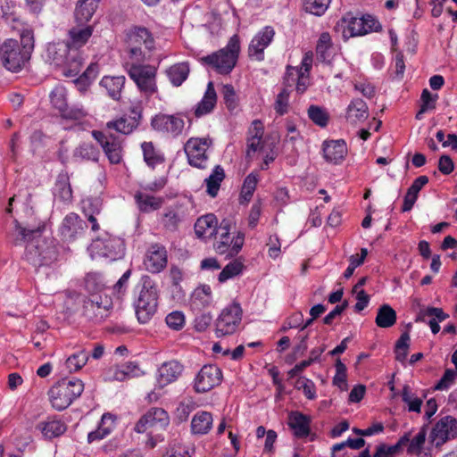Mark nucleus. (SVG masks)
<instances>
[{
	"label": "nucleus",
	"mask_w": 457,
	"mask_h": 457,
	"mask_svg": "<svg viewBox=\"0 0 457 457\" xmlns=\"http://www.w3.org/2000/svg\"><path fill=\"white\" fill-rule=\"evenodd\" d=\"M44 228V223H39L37 226L27 225L22 227L15 220L16 236L14 243L15 245H21L25 242L29 243L26 246V259L35 267L50 265L57 260L59 254L56 245L53 243L45 247L32 243L33 240L41 236Z\"/></svg>",
	"instance_id": "f257e3e1"
},
{
	"label": "nucleus",
	"mask_w": 457,
	"mask_h": 457,
	"mask_svg": "<svg viewBox=\"0 0 457 457\" xmlns=\"http://www.w3.org/2000/svg\"><path fill=\"white\" fill-rule=\"evenodd\" d=\"M34 34L31 29H23L20 40L7 39L0 47V60L9 71L17 72L29 62L34 50Z\"/></svg>",
	"instance_id": "f03ea898"
},
{
	"label": "nucleus",
	"mask_w": 457,
	"mask_h": 457,
	"mask_svg": "<svg viewBox=\"0 0 457 457\" xmlns=\"http://www.w3.org/2000/svg\"><path fill=\"white\" fill-rule=\"evenodd\" d=\"M46 59L51 64L61 68L62 74L66 77L78 75L84 61L81 53L71 49L64 41L49 43L46 51Z\"/></svg>",
	"instance_id": "7ed1b4c3"
},
{
	"label": "nucleus",
	"mask_w": 457,
	"mask_h": 457,
	"mask_svg": "<svg viewBox=\"0 0 457 457\" xmlns=\"http://www.w3.org/2000/svg\"><path fill=\"white\" fill-rule=\"evenodd\" d=\"M158 307V291L155 282L148 276L141 278V289L135 301L136 315L139 323L151 320Z\"/></svg>",
	"instance_id": "20e7f679"
},
{
	"label": "nucleus",
	"mask_w": 457,
	"mask_h": 457,
	"mask_svg": "<svg viewBox=\"0 0 457 457\" xmlns=\"http://www.w3.org/2000/svg\"><path fill=\"white\" fill-rule=\"evenodd\" d=\"M83 390L84 383L80 379H61L48 391L52 407L59 411L65 410L81 395Z\"/></svg>",
	"instance_id": "39448f33"
},
{
	"label": "nucleus",
	"mask_w": 457,
	"mask_h": 457,
	"mask_svg": "<svg viewBox=\"0 0 457 457\" xmlns=\"http://www.w3.org/2000/svg\"><path fill=\"white\" fill-rule=\"evenodd\" d=\"M239 51V37L234 35L230 37L226 47L201 58V62L212 66L220 74H228L237 63Z\"/></svg>",
	"instance_id": "423d86ee"
},
{
	"label": "nucleus",
	"mask_w": 457,
	"mask_h": 457,
	"mask_svg": "<svg viewBox=\"0 0 457 457\" xmlns=\"http://www.w3.org/2000/svg\"><path fill=\"white\" fill-rule=\"evenodd\" d=\"M220 230L219 239L214 243V249L219 254H226L227 257L237 255L245 242V234L237 232L236 237H231L229 233V222L222 220L219 227Z\"/></svg>",
	"instance_id": "0eeeda50"
},
{
	"label": "nucleus",
	"mask_w": 457,
	"mask_h": 457,
	"mask_svg": "<svg viewBox=\"0 0 457 457\" xmlns=\"http://www.w3.org/2000/svg\"><path fill=\"white\" fill-rule=\"evenodd\" d=\"M142 46L146 50L151 51L154 48V39L147 29L136 27L129 32L128 37L129 54L131 59H135L137 62L145 59Z\"/></svg>",
	"instance_id": "6e6552de"
},
{
	"label": "nucleus",
	"mask_w": 457,
	"mask_h": 457,
	"mask_svg": "<svg viewBox=\"0 0 457 457\" xmlns=\"http://www.w3.org/2000/svg\"><path fill=\"white\" fill-rule=\"evenodd\" d=\"M242 320L240 304L233 303L224 308L216 320L215 334L217 337L234 334Z\"/></svg>",
	"instance_id": "1a4fd4ad"
},
{
	"label": "nucleus",
	"mask_w": 457,
	"mask_h": 457,
	"mask_svg": "<svg viewBox=\"0 0 457 457\" xmlns=\"http://www.w3.org/2000/svg\"><path fill=\"white\" fill-rule=\"evenodd\" d=\"M212 145V140L209 137H191L185 145L184 151L187 154L188 163L198 169L207 168L208 155L206 151Z\"/></svg>",
	"instance_id": "9d476101"
},
{
	"label": "nucleus",
	"mask_w": 457,
	"mask_h": 457,
	"mask_svg": "<svg viewBox=\"0 0 457 457\" xmlns=\"http://www.w3.org/2000/svg\"><path fill=\"white\" fill-rule=\"evenodd\" d=\"M93 137L102 146L112 164H119L122 161V139L109 130H93Z\"/></svg>",
	"instance_id": "9b49d317"
},
{
	"label": "nucleus",
	"mask_w": 457,
	"mask_h": 457,
	"mask_svg": "<svg viewBox=\"0 0 457 457\" xmlns=\"http://www.w3.org/2000/svg\"><path fill=\"white\" fill-rule=\"evenodd\" d=\"M112 303L111 298L93 295L83 303V316L88 320L98 323L105 320L111 313Z\"/></svg>",
	"instance_id": "f8f14e48"
},
{
	"label": "nucleus",
	"mask_w": 457,
	"mask_h": 457,
	"mask_svg": "<svg viewBox=\"0 0 457 457\" xmlns=\"http://www.w3.org/2000/svg\"><path fill=\"white\" fill-rule=\"evenodd\" d=\"M130 79L140 91L153 95L156 91V68L151 65L132 64L129 70Z\"/></svg>",
	"instance_id": "ddd939ff"
},
{
	"label": "nucleus",
	"mask_w": 457,
	"mask_h": 457,
	"mask_svg": "<svg viewBox=\"0 0 457 457\" xmlns=\"http://www.w3.org/2000/svg\"><path fill=\"white\" fill-rule=\"evenodd\" d=\"M52 106L55 108L63 119L80 120L87 115L83 107H70L67 104V92L64 87H55L50 94Z\"/></svg>",
	"instance_id": "4468645a"
},
{
	"label": "nucleus",
	"mask_w": 457,
	"mask_h": 457,
	"mask_svg": "<svg viewBox=\"0 0 457 457\" xmlns=\"http://www.w3.org/2000/svg\"><path fill=\"white\" fill-rule=\"evenodd\" d=\"M457 436V420L452 416L441 418L433 428L430 438L436 447L442 446Z\"/></svg>",
	"instance_id": "2eb2a0df"
},
{
	"label": "nucleus",
	"mask_w": 457,
	"mask_h": 457,
	"mask_svg": "<svg viewBox=\"0 0 457 457\" xmlns=\"http://www.w3.org/2000/svg\"><path fill=\"white\" fill-rule=\"evenodd\" d=\"M170 423V417L162 408L153 407L144 414L135 426V431L144 433L149 428L164 429Z\"/></svg>",
	"instance_id": "dca6fc26"
},
{
	"label": "nucleus",
	"mask_w": 457,
	"mask_h": 457,
	"mask_svg": "<svg viewBox=\"0 0 457 457\" xmlns=\"http://www.w3.org/2000/svg\"><path fill=\"white\" fill-rule=\"evenodd\" d=\"M151 125L156 131L178 137L182 134L185 121L179 113L174 115L159 113L153 118Z\"/></svg>",
	"instance_id": "f3484780"
},
{
	"label": "nucleus",
	"mask_w": 457,
	"mask_h": 457,
	"mask_svg": "<svg viewBox=\"0 0 457 457\" xmlns=\"http://www.w3.org/2000/svg\"><path fill=\"white\" fill-rule=\"evenodd\" d=\"M222 378L221 370L215 365H204L195 379V390L205 393L220 385Z\"/></svg>",
	"instance_id": "a211bd4d"
},
{
	"label": "nucleus",
	"mask_w": 457,
	"mask_h": 457,
	"mask_svg": "<svg viewBox=\"0 0 457 457\" xmlns=\"http://www.w3.org/2000/svg\"><path fill=\"white\" fill-rule=\"evenodd\" d=\"M347 29L351 37H357L371 32H380L382 31V25L375 16L363 14L360 18H350Z\"/></svg>",
	"instance_id": "6ab92c4d"
},
{
	"label": "nucleus",
	"mask_w": 457,
	"mask_h": 457,
	"mask_svg": "<svg viewBox=\"0 0 457 457\" xmlns=\"http://www.w3.org/2000/svg\"><path fill=\"white\" fill-rule=\"evenodd\" d=\"M87 223L76 213L67 214L60 227V234L63 240L72 241L84 235Z\"/></svg>",
	"instance_id": "aec40b11"
},
{
	"label": "nucleus",
	"mask_w": 457,
	"mask_h": 457,
	"mask_svg": "<svg viewBox=\"0 0 457 457\" xmlns=\"http://www.w3.org/2000/svg\"><path fill=\"white\" fill-rule=\"evenodd\" d=\"M144 265L152 273H159L167 266V251L160 244H153L147 249Z\"/></svg>",
	"instance_id": "412c9836"
},
{
	"label": "nucleus",
	"mask_w": 457,
	"mask_h": 457,
	"mask_svg": "<svg viewBox=\"0 0 457 457\" xmlns=\"http://www.w3.org/2000/svg\"><path fill=\"white\" fill-rule=\"evenodd\" d=\"M274 35L273 28L265 27L252 39L248 47V56L259 62L262 61L264 59V49L270 44Z\"/></svg>",
	"instance_id": "4be33fe9"
},
{
	"label": "nucleus",
	"mask_w": 457,
	"mask_h": 457,
	"mask_svg": "<svg viewBox=\"0 0 457 457\" xmlns=\"http://www.w3.org/2000/svg\"><path fill=\"white\" fill-rule=\"evenodd\" d=\"M218 220L212 213L199 217L195 223V233L198 238L207 239L218 233Z\"/></svg>",
	"instance_id": "5701e85b"
},
{
	"label": "nucleus",
	"mask_w": 457,
	"mask_h": 457,
	"mask_svg": "<svg viewBox=\"0 0 457 457\" xmlns=\"http://www.w3.org/2000/svg\"><path fill=\"white\" fill-rule=\"evenodd\" d=\"M93 33L92 26H84V24L78 23V26L72 27L69 30V46L71 49L79 51V48L86 45Z\"/></svg>",
	"instance_id": "b1692460"
},
{
	"label": "nucleus",
	"mask_w": 457,
	"mask_h": 457,
	"mask_svg": "<svg viewBox=\"0 0 457 457\" xmlns=\"http://www.w3.org/2000/svg\"><path fill=\"white\" fill-rule=\"evenodd\" d=\"M158 371L159 383L165 386L178 379L183 371V366L177 361H170L164 362Z\"/></svg>",
	"instance_id": "393cba45"
},
{
	"label": "nucleus",
	"mask_w": 457,
	"mask_h": 457,
	"mask_svg": "<svg viewBox=\"0 0 457 457\" xmlns=\"http://www.w3.org/2000/svg\"><path fill=\"white\" fill-rule=\"evenodd\" d=\"M368 116V106L362 99L353 100L347 107L345 118L352 124L363 122Z\"/></svg>",
	"instance_id": "a878e982"
},
{
	"label": "nucleus",
	"mask_w": 457,
	"mask_h": 457,
	"mask_svg": "<svg viewBox=\"0 0 457 457\" xmlns=\"http://www.w3.org/2000/svg\"><path fill=\"white\" fill-rule=\"evenodd\" d=\"M217 102V95L214 89L213 82L210 81L207 85L206 91L201 102L195 109V116L200 118L205 114L210 113Z\"/></svg>",
	"instance_id": "bb28decb"
},
{
	"label": "nucleus",
	"mask_w": 457,
	"mask_h": 457,
	"mask_svg": "<svg viewBox=\"0 0 457 457\" xmlns=\"http://www.w3.org/2000/svg\"><path fill=\"white\" fill-rule=\"evenodd\" d=\"M100 0H79L75 9V20L79 24L87 22L95 13Z\"/></svg>",
	"instance_id": "cd10ccee"
},
{
	"label": "nucleus",
	"mask_w": 457,
	"mask_h": 457,
	"mask_svg": "<svg viewBox=\"0 0 457 457\" xmlns=\"http://www.w3.org/2000/svg\"><path fill=\"white\" fill-rule=\"evenodd\" d=\"M212 415L208 411H199L192 419L191 430L195 435H205L212 427Z\"/></svg>",
	"instance_id": "c85d7f7f"
},
{
	"label": "nucleus",
	"mask_w": 457,
	"mask_h": 457,
	"mask_svg": "<svg viewBox=\"0 0 457 457\" xmlns=\"http://www.w3.org/2000/svg\"><path fill=\"white\" fill-rule=\"evenodd\" d=\"M54 195L63 203H70L72 199V190L67 172H61L54 185Z\"/></svg>",
	"instance_id": "c756f323"
},
{
	"label": "nucleus",
	"mask_w": 457,
	"mask_h": 457,
	"mask_svg": "<svg viewBox=\"0 0 457 457\" xmlns=\"http://www.w3.org/2000/svg\"><path fill=\"white\" fill-rule=\"evenodd\" d=\"M37 428L43 433L45 437L51 439L62 435L67 427L61 420L49 418L47 420L38 423Z\"/></svg>",
	"instance_id": "7c9ffc66"
},
{
	"label": "nucleus",
	"mask_w": 457,
	"mask_h": 457,
	"mask_svg": "<svg viewBox=\"0 0 457 457\" xmlns=\"http://www.w3.org/2000/svg\"><path fill=\"white\" fill-rule=\"evenodd\" d=\"M288 425L297 437L307 436L310 433V420L300 412H292L289 415Z\"/></svg>",
	"instance_id": "2f4dec72"
},
{
	"label": "nucleus",
	"mask_w": 457,
	"mask_h": 457,
	"mask_svg": "<svg viewBox=\"0 0 457 457\" xmlns=\"http://www.w3.org/2000/svg\"><path fill=\"white\" fill-rule=\"evenodd\" d=\"M397 320L396 312L389 304H382L378 309L375 323L378 328L393 327Z\"/></svg>",
	"instance_id": "473e14b6"
},
{
	"label": "nucleus",
	"mask_w": 457,
	"mask_h": 457,
	"mask_svg": "<svg viewBox=\"0 0 457 457\" xmlns=\"http://www.w3.org/2000/svg\"><path fill=\"white\" fill-rule=\"evenodd\" d=\"M125 84L124 76L109 77L105 76L102 79L100 85L106 88L109 96L114 100H120L121 90Z\"/></svg>",
	"instance_id": "72a5a7b5"
},
{
	"label": "nucleus",
	"mask_w": 457,
	"mask_h": 457,
	"mask_svg": "<svg viewBox=\"0 0 457 457\" xmlns=\"http://www.w3.org/2000/svg\"><path fill=\"white\" fill-rule=\"evenodd\" d=\"M212 302V290L209 286L197 287L191 296V307L194 310L201 311Z\"/></svg>",
	"instance_id": "f704fd0d"
},
{
	"label": "nucleus",
	"mask_w": 457,
	"mask_h": 457,
	"mask_svg": "<svg viewBox=\"0 0 457 457\" xmlns=\"http://www.w3.org/2000/svg\"><path fill=\"white\" fill-rule=\"evenodd\" d=\"M225 178V172L220 165L215 166L212 174L204 179L206 184V192L212 196L215 197L220 187V184Z\"/></svg>",
	"instance_id": "c9c22d12"
},
{
	"label": "nucleus",
	"mask_w": 457,
	"mask_h": 457,
	"mask_svg": "<svg viewBox=\"0 0 457 457\" xmlns=\"http://www.w3.org/2000/svg\"><path fill=\"white\" fill-rule=\"evenodd\" d=\"M322 151L328 162L339 163L343 159V144L340 140L325 141Z\"/></svg>",
	"instance_id": "e433bc0d"
},
{
	"label": "nucleus",
	"mask_w": 457,
	"mask_h": 457,
	"mask_svg": "<svg viewBox=\"0 0 457 457\" xmlns=\"http://www.w3.org/2000/svg\"><path fill=\"white\" fill-rule=\"evenodd\" d=\"M317 58L322 62H329L332 59L331 38L328 33H322L316 46Z\"/></svg>",
	"instance_id": "4c0bfd02"
},
{
	"label": "nucleus",
	"mask_w": 457,
	"mask_h": 457,
	"mask_svg": "<svg viewBox=\"0 0 457 457\" xmlns=\"http://www.w3.org/2000/svg\"><path fill=\"white\" fill-rule=\"evenodd\" d=\"M189 73V66L186 62H181L170 67L167 71V74L171 83L179 87L187 78Z\"/></svg>",
	"instance_id": "58836bf2"
},
{
	"label": "nucleus",
	"mask_w": 457,
	"mask_h": 457,
	"mask_svg": "<svg viewBox=\"0 0 457 457\" xmlns=\"http://www.w3.org/2000/svg\"><path fill=\"white\" fill-rule=\"evenodd\" d=\"M100 155L99 150L91 143H82L73 153L76 159L97 162Z\"/></svg>",
	"instance_id": "ea45409f"
},
{
	"label": "nucleus",
	"mask_w": 457,
	"mask_h": 457,
	"mask_svg": "<svg viewBox=\"0 0 457 457\" xmlns=\"http://www.w3.org/2000/svg\"><path fill=\"white\" fill-rule=\"evenodd\" d=\"M89 353L85 349H79L66 360V367L70 372H76L81 370L87 362Z\"/></svg>",
	"instance_id": "a19ab883"
},
{
	"label": "nucleus",
	"mask_w": 457,
	"mask_h": 457,
	"mask_svg": "<svg viewBox=\"0 0 457 457\" xmlns=\"http://www.w3.org/2000/svg\"><path fill=\"white\" fill-rule=\"evenodd\" d=\"M137 127V123L135 120H129L128 117H121L114 121H109L106 124V129L111 131L114 129L115 131L121 133L123 135L130 134Z\"/></svg>",
	"instance_id": "79ce46f5"
},
{
	"label": "nucleus",
	"mask_w": 457,
	"mask_h": 457,
	"mask_svg": "<svg viewBox=\"0 0 457 457\" xmlns=\"http://www.w3.org/2000/svg\"><path fill=\"white\" fill-rule=\"evenodd\" d=\"M309 119L317 126L325 128L329 120V114L325 108L319 105H310L307 110Z\"/></svg>",
	"instance_id": "37998d69"
},
{
	"label": "nucleus",
	"mask_w": 457,
	"mask_h": 457,
	"mask_svg": "<svg viewBox=\"0 0 457 457\" xmlns=\"http://www.w3.org/2000/svg\"><path fill=\"white\" fill-rule=\"evenodd\" d=\"M341 353H343V341L328 353L335 362L336 367V375L334 377L333 383L339 388H342L343 386V363L338 356Z\"/></svg>",
	"instance_id": "c03bdc74"
},
{
	"label": "nucleus",
	"mask_w": 457,
	"mask_h": 457,
	"mask_svg": "<svg viewBox=\"0 0 457 457\" xmlns=\"http://www.w3.org/2000/svg\"><path fill=\"white\" fill-rule=\"evenodd\" d=\"M141 147L144 160L148 166L154 168L155 165L164 162L163 156L154 149L152 142H144Z\"/></svg>",
	"instance_id": "a18cd8bd"
},
{
	"label": "nucleus",
	"mask_w": 457,
	"mask_h": 457,
	"mask_svg": "<svg viewBox=\"0 0 457 457\" xmlns=\"http://www.w3.org/2000/svg\"><path fill=\"white\" fill-rule=\"evenodd\" d=\"M104 255L111 259H117L123 254L124 246L120 238H109L104 243Z\"/></svg>",
	"instance_id": "49530a36"
},
{
	"label": "nucleus",
	"mask_w": 457,
	"mask_h": 457,
	"mask_svg": "<svg viewBox=\"0 0 457 457\" xmlns=\"http://www.w3.org/2000/svg\"><path fill=\"white\" fill-rule=\"evenodd\" d=\"M402 400L408 405L409 411L420 412L422 400L412 393L408 385L403 387Z\"/></svg>",
	"instance_id": "de8ad7c7"
},
{
	"label": "nucleus",
	"mask_w": 457,
	"mask_h": 457,
	"mask_svg": "<svg viewBox=\"0 0 457 457\" xmlns=\"http://www.w3.org/2000/svg\"><path fill=\"white\" fill-rule=\"evenodd\" d=\"M426 317H431L432 319H436V321L442 322L445 320L449 315L445 313L441 308L429 306L420 310L416 318V321H425Z\"/></svg>",
	"instance_id": "09e8293b"
},
{
	"label": "nucleus",
	"mask_w": 457,
	"mask_h": 457,
	"mask_svg": "<svg viewBox=\"0 0 457 457\" xmlns=\"http://www.w3.org/2000/svg\"><path fill=\"white\" fill-rule=\"evenodd\" d=\"M257 178L253 173L249 174L244 181L241 193H240V203L249 202L253 195V192L257 185Z\"/></svg>",
	"instance_id": "8fccbe9b"
},
{
	"label": "nucleus",
	"mask_w": 457,
	"mask_h": 457,
	"mask_svg": "<svg viewBox=\"0 0 457 457\" xmlns=\"http://www.w3.org/2000/svg\"><path fill=\"white\" fill-rule=\"evenodd\" d=\"M243 268V263L238 260H235L229 262L223 268L221 272L219 274V281L225 282L228 278H231L238 275L239 273L242 272Z\"/></svg>",
	"instance_id": "3c124183"
},
{
	"label": "nucleus",
	"mask_w": 457,
	"mask_h": 457,
	"mask_svg": "<svg viewBox=\"0 0 457 457\" xmlns=\"http://www.w3.org/2000/svg\"><path fill=\"white\" fill-rule=\"evenodd\" d=\"M82 210L86 217L97 216L102 210V201L98 197H89L82 201Z\"/></svg>",
	"instance_id": "603ef678"
},
{
	"label": "nucleus",
	"mask_w": 457,
	"mask_h": 457,
	"mask_svg": "<svg viewBox=\"0 0 457 457\" xmlns=\"http://www.w3.org/2000/svg\"><path fill=\"white\" fill-rule=\"evenodd\" d=\"M426 441V431L421 429L419 433L407 444V453L409 454H416L420 456L422 453V448Z\"/></svg>",
	"instance_id": "864d4df0"
},
{
	"label": "nucleus",
	"mask_w": 457,
	"mask_h": 457,
	"mask_svg": "<svg viewBox=\"0 0 457 457\" xmlns=\"http://www.w3.org/2000/svg\"><path fill=\"white\" fill-rule=\"evenodd\" d=\"M331 0H305L304 9L306 12L320 16L328 9Z\"/></svg>",
	"instance_id": "5fc2aeb1"
},
{
	"label": "nucleus",
	"mask_w": 457,
	"mask_h": 457,
	"mask_svg": "<svg viewBox=\"0 0 457 457\" xmlns=\"http://www.w3.org/2000/svg\"><path fill=\"white\" fill-rule=\"evenodd\" d=\"M181 219L179 214L174 210H168L162 219L163 227L169 231H176Z\"/></svg>",
	"instance_id": "6e6d98bb"
},
{
	"label": "nucleus",
	"mask_w": 457,
	"mask_h": 457,
	"mask_svg": "<svg viewBox=\"0 0 457 457\" xmlns=\"http://www.w3.org/2000/svg\"><path fill=\"white\" fill-rule=\"evenodd\" d=\"M16 5L12 0H0V17L6 21H16Z\"/></svg>",
	"instance_id": "4d7b16f0"
},
{
	"label": "nucleus",
	"mask_w": 457,
	"mask_h": 457,
	"mask_svg": "<svg viewBox=\"0 0 457 457\" xmlns=\"http://www.w3.org/2000/svg\"><path fill=\"white\" fill-rule=\"evenodd\" d=\"M288 97L289 90L287 87L283 88L282 91L277 96L275 110L279 115H283L287 112Z\"/></svg>",
	"instance_id": "13d9d810"
},
{
	"label": "nucleus",
	"mask_w": 457,
	"mask_h": 457,
	"mask_svg": "<svg viewBox=\"0 0 457 457\" xmlns=\"http://www.w3.org/2000/svg\"><path fill=\"white\" fill-rule=\"evenodd\" d=\"M166 324L174 330H179L185 324V317L181 312H172L166 317Z\"/></svg>",
	"instance_id": "bf43d9fd"
},
{
	"label": "nucleus",
	"mask_w": 457,
	"mask_h": 457,
	"mask_svg": "<svg viewBox=\"0 0 457 457\" xmlns=\"http://www.w3.org/2000/svg\"><path fill=\"white\" fill-rule=\"evenodd\" d=\"M457 377V372L452 369L445 370L444 375L436 383L435 388L436 390H446L454 382Z\"/></svg>",
	"instance_id": "052dcab7"
},
{
	"label": "nucleus",
	"mask_w": 457,
	"mask_h": 457,
	"mask_svg": "<svg viewBox=\"0 0 457 457\" xmlns=\"http://www.w3.org/2000/svg\"><path fill=\"white\" fill-rule=\"evenodd\" d=\"M409 441H410L409 434H405L400 437V439L397 441L396 444H395L393 445H386L385 444H381V445H379V446L383 447L384 450L386 452V453L390 457H393L394 455H395L396 453L401 452L403 447L406 446L407 444L409 443Z\"/></svg>",
	"instance_id": "680f3d73"
},
{
	"label": "nucleus",
	"mask_w": 457,
	"mask_h": 457,
	"mask_svg": "<svg viewBox=\"0 0 457 457\" xmlns=\"http://www.w3.org/2000/svg\"><path fill=\"white\" fill-rule=\"evenodd\" d=\"M193 410L194 403L192 401L180 402L176 409V417L180 422L186 421Z\"/></svg>",
	"instance_id": "e2e57ef3"
},
{
	"label": "nucleus",
	"mask_w": 457,
	"mask_h": 457,
	"mask_svg": "<svg viewBox=\"0 0 457 457\" xmlns=\"http://www.w3.org/2000/svg\"><path fill=\"white\" fill-rule=\"evenodd\" d=\"M221 94L225 104L229 110H233L237 105L236 92L232 85L226 84L222 87Z\"/></svg>",
	"instance_id": "0e129e2a"
},
{
	"label": "nucleus",
	"mask_w": 457,
	"mask_h": 457,
	"mask_svg": "<svg viewBox=\"0 0 457 457\" xmlns=\"http://www.w3.org/2000/svg\"><path fill=\"white\" fill-rule=\"evenodd\" d=\"M454 163L449 155L440 156L438 161V170L444 175H449L453 171Z\"/></svg>",
	"instance_id": "69168bd1"
},
{
	"label": "nucleus",
	"mask_w": 457,
	"mask_h": 457,
	"mask_svg": "<svg viewBox=\"0 0 457 457\" xmlns=\"http://www.w3.org/2000/svg\"><path fill=\"white\" fill-rule=\"evenodd\" d=\"M366 393V386L361 384H358L353 387L351 390L349 396H348V402L350 403H360Z\"/></svg>",
	"instance_id": "338daca9"
},
{
	"label": "nucleus",
	"mask_w": 457,
	"mask_h": 457,
	"mask_svg": "<svg viewBox=\"0 0 457 457\" xmlns=\"http://www.w3.org/2000/svg\"><path fill=\"white\" fill-rule=\"evenodd\" d=\"M354 88L361 92L365 97L371 98L375 96V87L367 80L356 82Z\"/></svg>",
	"instance_id": "774afa93"
}]
</instances>
